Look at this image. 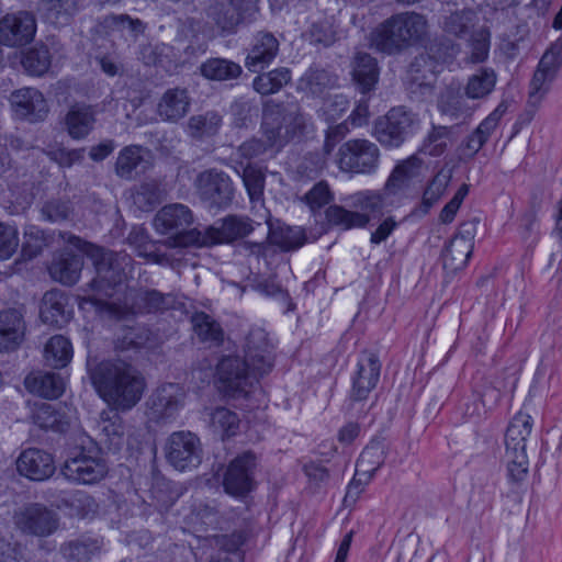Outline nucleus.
Instances as JSON below:
<instances>
[{
	"mask_svg": "<svg viewBox=\"0 0 562 562\" xmlns=\"http://www.w3.org/2000/svg\"><path fill=\"white\" fill-rule=\"evenodd\" d=\"M91 380L99 395L114 411L132 409L146 390L143 373L122 359L99 363L91 374Z\"/></svg>",
	"mask_w": 562,
	"mask_h": 562,
	"instance_id": "obj_1",
	"label": "nucleus"
},
{
	"mask_svg": "<svg viewBox=\"0 0 562 562\" xmlns=\"http://www.w3.org/2000/svg\"><path fill=\"white\" fill-rule=\"evenodd\" d=\"M428 34L425 15L406 11L391 15L380 23L370 35L371 46L387 54H398L422 42Z\"/></svg>",
	"mask_w": 562,
	"mask_h": 562,
	"instance_id": "obj_2",
	"label": "nucleus"
},
{
	"mask_svg": "<svg viewBox=\"0 0 562 562\" xmlns=\"http://www.w3.org/2000/svg\"><path fill=\"white\" fill-rule=\"evenodd\" d=\"M85 251L97 273L88 284L90 289L106 297L119 293L132 271V258L125 252H113L94 245H89Z\"/></svg>",
	"mask_w": 562,
	"mask_h": 562,
	"instance_id": "obj_3",
	"label": "nucleus"
},
{
	"mask_svg": "<svg viewBox=\"0 0 562 562\" xmlns=\"http://www.w3.org/2000/svg\"><path fill=\"white\" fill-rule=\"evenodd\" d=\"M305 128L306 117L296 104L265 106L262 131L265 137L269 139V145L280 149L290 140L301 137Z\"/></svg>",
	"mask_w": 562,
	"mask_h": 562,
	"instance_id": "obj_4",
	"label": "nucleus"
},
{
	"mask_svg": "<svg viewBox=\"0 0 562 562\" xmlns=\"http://www.w3.org/2000/svg\"><path fill=\"white\" fill-rule=\"evenodd\" d=\"M85 304L94 306L101 314L122 318L144 311L150 312L153 310L162 308L165 305V296L155 290L140 291L126 289L123 300L117 297L113 301H104L101 297L92 295L80 299L79 305L83 307Z\"/></svg>",
	"mask_w": 562,
	"mask_h": 562,
	"instance_id": "obj_5",
	"label": "nucleus"
},
{
	"mask_svg": "<svg viewBox=\"0 0 562 562\" xmlns=\"http://www.w3.org/2000/svg\"><path fill=\"white\" fill-rule=\"evenodd\" d=\"M69 481L78 484H94L108 473V465L93 440L82 438L81 445L75 447L61 469Z\"/></svg>",
	"mask_w": 562,
	"mask_h": 562,
	"instance_id": "obj_6",
	"label": "nucleus"
},
{
	"mask_svg": "<svg viewBox=\"0 0 562 562\" xmlns=\"http://www.w3.org/2000/svg\"><path fill=\"white\" fill-rule=\"evenodd\" d=\"M193 223L191 210L180 203L165 205L157 212L154 226L160 234L170 235L167 240L170 247H188L200 243V233L190 229Z\"/></svg>",
	"mask_w": 562,
	"mask_h": 562,
	"instance_id": "obj_7",
	"label": "nucleus"
},
{
	"mask_svg": "<svg viewBox=\"0 0 562 562\" xmlns=\"http://www.w3.org/2000/svg\"><path fill=\"white\" fill-rule=\"evenodd\" d=\"M419 125L417 114L405 106H394L373 124V137L385 148H398Z\"/></svg>",
	"mask_w": 562,
	"mask_h": 562,
	"instance_id": "obj_8",
	"label": "nucleus"
},
{
	"mask_svg": "<svg viewBox=\"0 0 562 562\" xmlns=\"http://www.w3.org/2000/svg\"><path fill=\"white\" fill-rule=\"evenodd\" d=\"M379 146L367 138H352L338 148L335 162L340 171L355 175H372L379 168Z\"/></svg>",
	"mask_w": 562,
	"mask_h": 562,
	"instance_id": "obj_9",
	"label": "nucleus"
},
{
	"mask_svg": "<svg viewBox=\"0 0 562 562\" xmlns=\"http://www.w3.org/2000/svg\"><path fill=\"white\" fill-rule=\"evenodd\" d=\"M166 459L179 471L196 468L202 461V447L199 437L191 431L172 432L166 442Z\"/></svg>",
	"mask_w": 562,
	"mask_h": 562,
	"instance_id": "obj_10",
	"label": "nucleus"
},
{
	"mask_svg": "<svg viewBox=\"0 0 562 562\" xmlns=\"http://www.w3.org/2000/svg\"><path fill=\"white\" fill-rule=\"evenodd\" d=\"M199 198L211 209H223L232 203L234 188L223 171L210 169L200 172L194 181Z\"/></svg>",
	"mask_w": 562,
	"mask_h": 562,
	"instance_id": "obj_11",
	"label": "nucleus"
},
{
	"mask_svg": "<svg viewBox=\"0 0 562 562\" xmlns=\"http://www.w3.org/2000/svg\"><path fill=\"white\" fill-rule=\"evenodd\" d=\"M561 65L562 44L557 43L543 54L532 76L528 99L530 105L538 106L541 103Z\"/></svg>",
	"mask_w": 562,
	"mask_h": 562,
	"instance_id": "obj_12",
	"label": "nucleus"
},
{
	"mask_svg": "<svg viewBox=\"0 0 562 562\" xmlns=\"http://www.w3.org/2000/svg\"><path fill=\"white\" fill-rule=\"evenodd\" d=\"M58 515L41 504H30L14 514V524L25 535L47 537L58 528Z\"/></svg>",
	"mask_w": 562,
	"mask_h": 562,
	"instance_id": "obj_13",
	"label": "nucleus"
},
{
	"mask_svg": "<svg viewBox=\"0 0 562 562\" xmlns=\"http://www.w3.org/2000/svg\"><path fill=\"white\" fill-rule=\"evenodd\" d=\"M248 363L239 357H225L217 364L220 389L227 395L237 397L246 395L252 386V373Z\"/></svg>",
	"mask_w": 562,
	"mask_h": 562,
	"instance_id": "obj_14",
	"label": "nucleus"
},
{
	"mask_svg": "<svg viewBox=\"0 0 562 562\" xmlns=\"http://www.w3.org/2000/svg\"><path fill=\"white\" fill-rule=\"evenodd\" d=\"M255 468L256 456L250 451H246L232 460L223 479L225 492L235 497L248 494L254 487Z\"/></svg>",
	"mask_w": 562,
	"mask_h": 562,
	"instance_id": "obj_15",
	"label": "nucleus"
},
{
	"mask_svg": "<svg viewBox=\"0 0 562 562\" xmlns=\"http://www.w3.org/2000/svg\"><path fill=\"white\" fill-rule=\"evenodd\" d=\"M186 393L176 383L159 386L147 402V417L156 423L167 422L183 406Z\"/></svg>",
	"mask_w": 562,
	"mask_h": 562,
	"instance_id": "obj_16",
	"label": "nucleus"
},
{
	"mask_svg": "<svg viewBox=\"0 0 562 562\" xmlns=\"http://www.w3.org/2000/svg\"><path fill=\"white\" fill-rule=\"evenodd\" d=\"M475 224L463 223L442 251L443 268L450 272L461 270L467 265L473 251Z\"/></svg>",
	"mask_w": 562,
	"mask_h": 562,
	"instance_id": "obj_17",
	"label": "nucleus"
},
{
	"mask_svg": "<svg viewBox=\"0 0 562 562\" xmlns=\"http://www.w3.org/2000/svg\"><path fill=\"white\" fill-rule=\"evenodd\" d=\"M36 32V22L29 12L8 14L0 20V43L21 46L30 43Z\"/></svg>",
	"mask_w": 562,
	"mask_h": 562,
	"instance_id": "obj_18",
	"label": "nucleus"
},
{
	"mask_svg": "<svg viewBox=\"0 0 562 562\" xmlns=\"http://www.w3.org/2000/svg\"><path fill=\"white\" fill-rule=\"evenodd\" d=\"M245 361L250 367L254 378L271 370V346L263 329L255 328L249 331L246 338Z\"/></svg>",
	"mask_w": 562,
	"mask_h": 562,
	"instance_id": "obj_19",
	"label": "nucleus"
},
{
	"mask_svg": "<svg viewBox=\"0 0 562 562\" xmlns=\"http://www.w3.org/2000/svg\"><path fill=\"white\" fill-rule=\"evenodd\" d=\"M19 473L33 481H44L55 472L53 456L38 448H29L16 460Z\"/></svg>",
	"mask_w": 562,
	"mask_h": 562,
	"instance_id": "obj_20",
	"label": "nucleus"
},
{
	"mask_svg": "<svg viewBox=\"0 0 562 562\" xmlns=\"http://www.w3.org/2000/svg\"><path fill=\"white\" fill-rule=\"evenodd\" d=\"M351 206L360 210V213L382 214L384 211L400 207L402 199H398L385 184L382 190H364L351 195Z\"/></svg>",
	"mask_w": 562,
	"mask_h": 562,
	"instance_id": "obj_21",
	"label": "nucleus"
},
{
	"mask_svg": "<svg viewBox=\"0 0 562 562\" xmlns=\"http://www.w3.org/2000/svg\"><path fill=\"white\" fill-rule=\"evenodd\" d=\"M279 53V41L272 33L259 32L254 36L245 59L246 68L258 72L270 65Z\"/></svg>",
	"mask_w": 562,
	"mask_h": 562,
	"instance_id": "obj_22",
	"label": "nucleus"
},
{
	"mask_svg": "<svg viewBox=\"0 0 562 562\" xmlns=\"http://www.w3.org/2000/svg\"><path fill=\"white\" fill-rule=\"evenodd\" d=\"M10 102L14 113L22 119L43 120L48 112L43 93L35 88H22L13 91Z\"/></svg>",
	"mask_w": 562,
	"mask_h": 562,
	"instance_id": "obj_23",
	"label": "nucleus"
},
{
	"mask_svg": "<svg viewBox=\"0 0 562 562\" xmlns=\"http://www.w3.org/2000/svg\"><path fill=\"white\" fill-rule=\"evenodd\" d=\"M252 231L250 220L236 215H228L206 228L205 241L211 244L232 243L247 236Z\"/></svg>",
	"mask_w": 562,
	"mask_h": 562,
	"instance_id": "obj_24",
	"label": "nucleus"
},
{
	"mask_svg": "<svg viewBox=\"0 0 562 562\" xmlns=\"http://www.w3.org/2000/svg\"><path fill=\"white\" fill-rule=\"evenodd\" d=\"M190 105L191 98L186 88H170L160 97L156 113L164 122L177 123L188 114Z\"/></svg>",
	"mask_w": 562,
	"mask_h": 562,
	"instance_id": "obj_25",
	"label": "nucleus"
},
{
	"mask_svg": "<svg viewBox=\"0 0 562 562\" xmlns=\"http://www.w3.org/2000/svg\"><path fill=\"white\" fill-rule=\"evenodd\" d=\"M26 324L23 315L15 308L0 312V351H12L24 340Z\"/></svg>",
	"mask_w": 562,
	"mask_h": 562,
	"instance_id": "obj_26",
	"label": "nucleus"
},
{
	"mask_svg": "<svg viewBox=\"0 0 562 562\" xmlns=\"http://www.w3.org/2000/svg\"><path fill=\"white\" fill-rule=\"evenodd\" d=\"M423 169L424 161L417 155H412L395 165L384 184L403 201V191L414 179L422 176Z\"/></svg>",
	"mask_w": 562,
	"mask_h": 562,
	"instance_id": "obj_27",
	"label": "nucleus"
},
{
	"mask_svg": "<svg viewBox=\"0 0 562 562\" xmlns=\"http://www.w3.org/2000/svg\"><path fill=\"white\" fill-rule=\"evenodd\" d=\"M505 112L506 105L504 103L498 104L497 108L480 123L474 132L467 137L460 148L463 158H473L480 151L498 126Z\"/></svg>",
	"mask_w": 562,
	"mask_h": 562,
	"instance_id": "obj_28",
	"label": "nucleus"
},
{
	"mask_svg": "<svg viewBox=\"0 0 562 562\" xmlns=\"http://www.w3.org/2000/svg\"><path fill=\"white\" fill-rule=\"evenodd\" d=\"M82 268V256L65 251L53 259L48 271L52 279L63 285L71 286L78 282Z\"/></svg>",
	"mask_w": 562,
	"mask_h": 562,
	"instance_id": "obj_29",
	"label": "nucleus"
},
{
	"mask_svg": "<svg viewBox=\"0 0 562 562\" xmlns=\"http://www.w3.org/2000/svg\"><path fill=\"white\" fill-rule=\"evenodd\" d=\"M380 378V362L374 355H369L359 362L357 376L353 380L351 397L356 401L367 398L375 387Z\"/></svg>",
	"mask_w": 562,
	"mask_h": 562,
	"instance_id": "obj_30",
	"label": "nucleus"
},
{
	"mask_svg": "<svg viewBox=\"0 0 562 562\" xmlns=\"http://www.w3.org/2000/svg\"><path fill=\"white\" fill-rule=\"evenodd\" d=\"M95 111L88 104H74L65 116V125L72 139L86 138L94 127Z\"/></svg>",
	"mask_w": 562,
	"mask_h": 562,
	"instance_id": "obj_31",
	"label": "nucleus"
},
{
	"mask_svg": "<svg viewBox=\"0 0 562 562\" xmlns=\"http://www.w3.org/2000/svg\"><path fill=\"white\" fill-rule=\"evenodd\" d=\"M25 387L45 398H57L65 391V382L57 373L33 372L25 378Z\"/></svg>",
	"mask_w": 562,
	"mask_h": 562,
	"instance_id": "obj_32",
	"label": "nucleus"
},
{
	"mask_svg": "<svg viewBox=\"0 0 562 562\" xmlns=\"http://www.w3.org/2000/svg\"><path fill=\"white\" fill-rule=\"evenodd\" d=\"M67 297L59 290L44 294L41 303L40 317L43 323L52 326H63L69 319L66 312Z\"/></svg>",
	"mask_w": 562,
	"mask_h": 562,
	"instance_id": "obj_33",
	"label": "nucleus"
},
{
	"mask_svg": "<svg viewBox=\"0 0 562 562\" xmlns=\"http://www.w3.org/2000/svg\"><path fill=\"white\" fill-rule=\"evenodd\" d=\"M206 15L224 34H233L238 25L245 22L240 13L224 0H213L206 10Z\"/></svg>",
	"mask_w": 562,
	"mask_h": 562,
	"instance_id": "obj_34",
	"label": "nucleus"
},
{
	"mask_svg": "<svg viewBox=\"0 0 562 562\" xmlns=\"http://www.w3.org/2000/svg\"><path fill=\"white\" fill-rule=\"evenodd\" d=\"M531 417L525 413L514 416L505 435L506 451H526V441L531 432Z\"/></svg>",
	"mask_w": 562,
	"mask_h": 562,
	"instance_id": "obj_35",
	"label": "nucleus"
},
{
	"mask_svg": "<svg viewBox=\"0 0 562 562\" xmlns=\"http://www.w3.org/2000/svg\"><path fill=\"white\" fill-rule=\"evenodd\" d=\"M496 82L497 75L493 68H480L469 77L464 93L471 100L485 99L493 92Z\"/></svg>",
	"mask_w": 562,
	"mask_h": 562,
	"instance_id": "obj_36",
	"label": "nucleus"
},
{
	"mask_svg": "<svg viewBox=\"0 0 562 562\" xmlns=\"http://www.w3.org/2000/svg\"><path fill=\"white\" fill-rule=\"evenodd\" d=\"M384 445L380 441H373L361 452L356 464V472L358 475H363L364 480H371L374 473L384 463Z\"/></svg>",
	"mask_w": 562,
	"mask_h": 562,
	"instance_id": "obj_37",
	"label": "nucleus"
},
{
	"mask_svg": "<svg viewBox=\"0 0 562 562\" xmlns=\"http://www.w3.org/2000/svg\"><path fill=\"white\" fill-rule=\"evenodd\" d=\"M326 218L330 225L345 231L351 228H363L371 220L367 213L347 210L340 205H330L326 210Z\"/></svg>",
	"mask_w": 562,
	"mask_h": 562,
	"instance_id": "obj_38",
	"label": "nucleus"
},
{
	"mask_svg": "<svg viewBox=\"0 0 562 562\" xmlns=\"http://www.w3.org/2000/svg\"><path fill=\"white\" fill-rule=\"evenodd\" d=\"M97 428L105 443L114 448L121 447L124 439L125 427L122 417L117 413L102 412Z\"/></svg>",
	"mask_w": 562,
	"mask_h": 562,
	"instance_id": "obj_39",
	"label": "nucleus"
},
{
	"mask_svg": "<svg viewBox=\"0 0 562 562\" xmlns=\"http://www.w3.org/2000/svg\"><path fill=\"white\" fill-rule=\"evenodd\" d=\"M268 240L271 245L278 246L282 250L289 251L300 248L304 245L305 232L301 227H291L286 225L270 226Z\"/></svg>",
	"mask_w": 562,
	"mask_h": 562,
	"instance_id": "obj_40",
	"label": "nucleus"
},
{
	"mask_svg": "<svg viewBox=\"0 0 562 562\" xmlns=\"http://www.w3.org/2000/svg\"><path fill=\"white\" fill-rule=\"evenodd\" d=\"M352 75L363 93L371 90L376 83L379 76L375 59L367 53H357Z\"/></svg>",
	"mask_w": 562,
	"mask_h": 562,
	"instance_id": "obj_41",
	"label": "nucleus"
},
{
	"mask_svg": "<svg viewBox=\"0 0 562 562\" xmlns=\"http://www.w3.org/2000/svg\"><path fill=\"white\" fill-rule=\"evenodd\" d=\"M468 97L452 91L443 93L438 102L441 114L450 117V120L459 121L470 117L475 108L470 105Z\"/></svg>",
	"mask_w": 562,
	"mask_h": 562,
	"instance_id": "obj_42",
	"label": "nucleus"
},
{
	"mask_svg": "<svg viewBox=\"0 0 562 562\" xmlns=\"http://www.w3.org/2000/svg\"><path fill=\"white\" fill-rule=\"evenodd\" d=\"M193 330L202 342L217 346L224 339L221 325L209 314L196 312L191 317Z\"/></svg>",
	"mask_w": 562,
	"mask_h": 562,
	"instance_id": "obj_43",
	"label": "nucleus"
},
{
	"mask_svg": "<svg viewBox=\"0 0 562 562\" xmlns=\"http://www.w3.org/2000/svg\"><path fill=\"white\" fill-rule=\"evenodd\" d=\"M72 358V347L70 341L61 336H53L44 348V359L47 366L52 368H64Z\"/></svg>",
	"mask_w": 562,
	"mask_h": 562,
	"instance_id": "obj_44",
	"label": "nucleus"
},
{
	"mask_svg": "<svg viewBox=\"0 0 562 562\" xmlns=\"http://www.w3.org/2000/svg\"><path fill=\"white\" fill-rule=\"evenodd\" d=\"M337 85V77L325 69L310 68L300 79L299 88L314 95H321L325 90Z\"/></svg>",
	"mask_w": 562,
	"mask_h": 562,
	"instance_id": "obj_45",
	"label": "nucleus"
},
{
	"mask_svg": "<svg viewBox=\"0 0 562 562\" xmlns=\"http://www.w3.org/2000/svg\"><path fill=\"white\" fill-rule=\"evenodd\" d=\"M32 420L43 429L64 431L69 422L66 416L48 403L35 404L32 412Z\"/></svg>",
	"mask_w": 562,
	"mask_h": 562,
	"instance_id": "obj_46",
	"label": "nucleus"
},
{
	"mask_svg": "<svg viewBox=\"0 0 562 562\" xmlns=\"http://www.w3.org/2000/svg\"><path fill=\"white\" fill-rule=\"evenodd\" d=\"M201 74L211 80H232L240 76L241 67L225 58H211L201 65Z\"/></svg>",
	"mask_w": 562,
	"mask_h": 562,
	"instance_id": "obj_47",
	"label": "nucleus"
},
{
	"mask_svg": "<svg viewBox=\"0 0 562 562\" xmlns=\"http://www.w3.org/2000/svg\"><path fill=\"white\" fill-rule=\"evenodd\" d=\"M222 116L214 111L192 115L187 123V131L193 138L200 139L217 133Z\"/></svg>",
	"mask_w": 562,
	"mask_h": 562,
	"instance_id": "obj_48",
	"label": "nucleus"
},
{
	"mask_svg": "<svg viewBox=\"0 0 562 562\" xmlns=\"http://www.w3.org/2000/svg\"><path fill=\"white\" fill-rule=\"evenodd\" d=\"M290 80V70L288 68H278L257 76L254 79L252 86L258 93L268 95L281 90Z\"/></svg>",
	"mask_w": 562,
	"mask_h": 562,
	"instance_id": "obj_49",
	"label": "nucleus"
},
{
	"mask_svg": "<svg viewBox=\"0 0 562 562\" xmlns=\"http://www.w3.org/2000/svg\"><path fill=\"white\" fill-rule=\"evenodd\" d=\"M477 23V15L473 10H460L451 13L443 21V31L456 37H463Z\"/></svg>",
	"mask_w": 562,
	"mask_h": 562,
	"instance_id": "obj_50",
	"label": "nucleus"
},
{
	"mask_svg": "<svg viewBox=\"0 0 562 562\" xmlns=\"http://www.w3.org/2000/svg\"><path fill=\"white\" fill-rule=\"evenodd\" d=\"M450 180L451 173L449 171L440 170L429 181L422 196L420 207L424 214L428 213V211L440 200L446 192Z\"/></svg>",
	"mask_w": 562,
	"mask_h": 562,
	"instance_id": "obj_51",
	"label": "nucleus"
},
{
	"mask_svg": "<svg viewBox=\"0 0 562 562\" xmlns=\"http://www.w3.org/2000/svg\"><path fill=\"white\" fill-rule=\"evenodd\" d=\"M61 551L64 557L70 562H89L99 551V544L97 540L81 538L69 541L61 548Z\"/></svg>",
	"mask_w": 562,
	"mask_h": 562,
	"instance_id": "obj_52",
	"label": "nucleus"
},
{
	"mask_svg": "<svg viewBox=\"0 0 562 562\" xmlns=\"http://www.w3.org/2000/svg\"><path fill=\"white\" fill-rule=\"evenodd\" d=\"M452 131L447 126H434L425 138L420 151L432 157L441 156L451 144Z\"/></svg>",
	"mask_w": 562,
	"mask_h": 562,
	"instance_id": "obj_53",
	"label": "nucleus"
},
{
	"mask_svg": "<svg viewBox=\"0 0 562 562\" xmlns=\"http://www.w3.org/2000/svg\"><path fill=\"white\" fill-rule=\"evenodd\" d=\"M24 69L34 76L44 75L50 66V54L45 45H36L24 53L21 60Z\"/></svg>",
	"mask_w": 562,
	"mask_h": 562,
	"instance_id": "obj_54",
	"label": "nucleus"
},
{
	"mask_svg": "<svg viewBox=\"0 0 562 562\" xmlns=\"http://www.w3.org/2000/svg\"><path fill=\"white\" fill-rule=\"evenodd\" d=\"M210 426L222 437L234 436L239 427V418L234 412L225 407H217L211 414Z\"/></svg>",
	"mask_w": 562,
	"mask_h": 562,
	"instance_id": "obj_55",
	"label": "nucleus"
},
{
	"mask_svg": "<svg viewBox=\"0 0 562 562\" xmlns=\"http://www.w3.org/2000/svg\"><path fill=\"white\" fill-rule=\"evenodd\" d=\"M491 44V32L488 27L481 26L472 32L469 40V60L473 64L483 63L488 57Z\"/></svg>",
	"mask_w": 562,
	"mask_h": 562,
	"instance_id": "obj_56",
	"label": "nucleus"
},
{
	"mask_svg": "<svg viewBox=\"0 0 562 562\" xmlns=\"http://www.w3.org/2000/svg\"><path fill=\"white\" fill-rule=\"evenodd\" d=\"M142 147L140 146H126L124 147L116 159L115 162V171L116 175L121 178L130 179L132 178L133 171L137 168V166L143 160L142 158Z\"/></svg>",
	"mask_w": 562,
	"mask_h": 562,
	"instance_id": "obj_57",
	"label": "nucleus"
},
{
	"mask_svg": "<svg viewBox=\"0 0 562 562\" xmlns=\"http://www.w3.org/2000/svg\"><path fill=\"white\" fill-rule=\"evenodd\" d=\"M243 181L251 202L260 201L265 189V173L255 165H247L243 171Z\"/></svg>",
	"mask_w": 562,
	"mask_h": 562,
	"instance_id": "obj_58",
	"label": "nucleus"
},
{
	"mask_svg": "<svg viewBox=\"0 0 562 562\" xmlns=\"http://www.w3.org/2000/svg\"><path fill=\"white\" fill-rule=\"evenodd\" d=\"M162 199V192L156 182H145L133 195L134 204L143 211H150Z\"/></svg>",
	"mask_w": 562,
	"mask_h": 562,
	"instance_id": "obj_59",
	"label": "nucleus"
},
{
	"mask_svg": "<svg viewBox=\"0 0 562 562\" xmlns=\"http://www.w3.org/2000/svg\"><path fill=\"white\" fill-rule=\"evenodd\" d=\"M188 524L194 532L206 531L209 528L214 530L218 524L217 513L213 508L204 506L188 516Z\"/></svg>",
	"mask_w": 562,
	"mask_h": 562,
	"instance_id": "obj_60",
	"label": "nucleus"
},
{
	"mask_svg": "<svg viewBox=\"0 0 562 562\" xmlns=\"http://www.w3.org/2000/svg\"><path fill=\"white\" fill-rule=\"evenodd\" d=\"M348 108V99L342 94H335L324 100L319 113L326 122L331 123L340 119Z\"/></svg>",
	"mask_w": 562,
	"mask_h": 562,
	"instance_id": "obj_61",
	"label": "nucleus"
},
{
	"mask_svg": "<svg viewBox=\"0 0 562 562\" xmlns=\"http://www.w3.org/2000/svg\"><path fill=\"white\" fill-rule=\"evenodd\" d=\"M19 247V234L14 226L0 222V260L10 259Z\"/></svg>",
	"mask_w": 562,
	"mask_h": 562,
	"instance_id": "obj_62",
	"label": "nucleus"
},
{
	"mask_svg": "<svg viewBox=\"0 0 562 562\" xmlns=\"http://www.w3.org/2000/svg\"><path fill=\"white\" fill-rule=\"evenodd\" d=\"M508 474L514 481H521L528 471V458L526 451H505Z\"/></svg>",
	"mask_w": 562,
	"mask_h": 562,
	"instance_id": "obj_63",
	"label": "nucleus"
},
{
	"mask_svg": "<svg viewBox=\"0 0 562 562\" xmlns=\"http://www.w3.org/2000/svg\"><path fill=\"white\" fill-rule=\"evenodd\" d=\"M333 199V194L328 184L324 181L316 183L305 195L304 200L310 209L315 212L316 210L328 204Z\"/></svg>",
	"mask_w": 562,
	"mask_h": 562,
	"instance_id": "obj_64",
	"label": "nucleus"
}]
</instances>
